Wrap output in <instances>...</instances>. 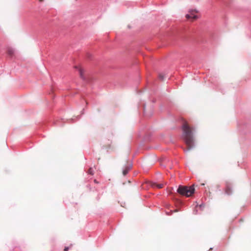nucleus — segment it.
<instances>
[{"instance_id":"1","label":"nucleus","mask_w":251,"mask_h":251,"mask_svg":"<svg viewBox=\"0 0 251 251\" xmlns=\"http://www.w3.org/2000/svg\"><path fill=\"white\" fill-rule=\"evenodd\" d=\"M182 133L181 138L188 148L184 150L185 152L193 150L196 147L194 134L195 129L194 127L184 124L181 126Z\"/></svg>"},{"instance_id":"2","label":"nucleus","mask_w":251,"mask_h":251,"mask_svg":"<svg viewBox=\"0 0 251 251\" xmlns=\"http://www.w3.org/2000/svg\"><path fill=\"white\" fill-rule=\"evenodd\" d=\"M176 191L180 195L188 197L195 193V189L193 186L188 187L180 185Z\"/></svg>"},{"instance_id":"3","label":"nucleus","mask_w":251,"mask_h":251,"mask_svg":"<svg viewBox=\"0 0 251 251\" xmlns=\"http://www.w3.org/2000/svg\"><path fill=\"white\" fill-rule=\"evenodd\" d=\"M237 126L238 130L241 133L245 134L247 133V131L246 129L249 128V126L248 124L245 123L238 122Z\"/></svg>"},{"instance_id":"4","label":"nucleus","mask_w":251,"mask_h":251,"mask_svg":"<svg viewBox=\"0 0 251 251\" xmlns=\"http://www.w3.org/2000/svg\"><path fill=\"white\" fill-rule=\"evenodd\" d=\"M198 11L196 9H190L189 10V13L185 15V17L187 19H197L199 17L196 14Z\"/></svg>"},{"instance_id":"5","label":"nucleus","mask_w":251,"mask_h":251,"mask_svg":"<svg viewBox=\"0 0 251 251\" xmlns=\"http://www.w3.org/2000/svg\"><path fill=\"white\" fill-rule=\"evenodd\" d=\"M132 162H131L130 163L125 165L123 168L122 173L124 176H126L129 172V171L132 167Z\"/></svg>"},{"instance_id":"6","label":"nucleus","mask_w":251,"mask_h":251,"mask_svg":"<svg viewBox=\"0 0 251 251\" xmlns=\"http://www.w3.org/2000/svg\"><path fill=\"white\" fill-rule=\"evenodd\" d=\"M151 139V135L150 134H146L143 139V140L139 143V147L142 148L144 145V142L146 141H150Z\"/></svg>"},{"instance_id":"7","label":"nucleus","mask_w":251,"mask_h":251,"mask_svg":"<svg viewBox=\"0 0 251 251\" xmlns=\"http://www.w3.org/2000/svg\"><path fill=\"white\" fill-rule=\"evenodd\" d=\"M75 68L78 70L80 78L85 81H87V78L84 75V71L83 69L80 68L78 66H75Z\"/></svg>"},{"instance_id":"8","label":"nucleus","mask_w":251,"mask_h":251,"mask_svg":"<svg viewBox=\"0 0 251 251\" xmlns=\"http://www.w3.org/2000/svg\"><path fill=\"white\" fill-rule=\"evenodd\" d=\"M84 110H85L84 108H83L82 110L81 111V115H78V116L75 117V118H71V119H67V122L69 123H73L75 122V121L78 120L81 118V115L84 114Z\"/></svg>"},{"instance_id":"9","label":"nucleus","mask_w":251,"mask_h":251,"mask_svg":"<svg viewBox=\"0 0 251 251\" xmlns=\"http://www.w3.org/2000/svg\"><path fill=\"white\" fill-rule=\"evenodd\" d=\"M15 53V50L12 47H8L7 48V55L11 58H13Z\"/></svg>"},{"instance_id":"10","label":"nucleus","mask_w":251,"mask_h":251,"mask_svg":"<svg viewBox=\"0 0 251 251\" xmlns=\"http://www.w3.org/2000/svg\"><path fill=\"white\" fill-rule=\"evenodd\" d=\"M225 194L227 195H231L232 194V188L230 184L226 183V189H225Z\"/></svg>"},{"instance_id":"11","label":"nucleus","mask_w":251,"mask_h":251,"mask_svg":"<svg viewBox=\"0 0 251 251\" xmlns=\"http://www.w3.org/2000/svg\"><path fill=\"white\" fill-rule=\"evenodd\" d=\"M65 122L64 119H62L60 120L56 121V122H55L54 124L57 126H62L64 125Z\"/></svg>"},{"instance_id":"12","label":"nucleus","mask_w":251,"mask_h":251,"mask_svg":"<svg viewBox=\"0 0 251 251\" xmlns=\"http://www.w3.org/2000/svg\"><path fill=\"white\" fill-rule=\"evenodd\" d=\"M152 186L153 187L156 188L157 189H160L163 187V184H159V183L155 182L152 185Z\"/></svg>"},{"instance_id":"13","label":"nucleus","mask_w":251,"mask_h":251,"mask_svg":"<svg viewBox=\"0 0 251 251\" xmlns=\"http://www.w3.org/2000/svg\"><path fill=\"white\" fill-rule=\"evenodd\" d=\"M205 206V204L204 202H201L200 204H199L198 203H197L196 205V207H199L200 210H202L204 208Z\"/></svg>"},{"instance_id":"14","label":"nucleus","mask_w":251,"mask_h":251,"mask_svg":"<svg viewBox=\"0 0 251 251\" xmlns=\"http://www.w3.org/2000/svg\"><path fill=\"white\" fill-rule=\"evenodd\" d=\"M87 173L89 175H94V171L92 168H90L87 171Z\"/></svg>"},{"instance_id":"15","label":"nucleus","mask_w":251,"mask_h":251,"mask_svg":"<svg viewBox=\"0 0 251 251\" xmlns=\"http://www.w3.org/2000/svg\"><path fill=\"white\" fill-rule=\"evenodd\" d=\"M72 245H71L70 246H65L63 250V251H68L69 250H72L71 246Z\"/></svg>"},{"instance_id":"16","label":"nucleus","mask_w":251,"mask_h":251,"mask_svg":"<svg viewBox=\"0 0 251 251\" xmlns=\"http://www.w3.org/2000/svg\"><path fill=\"white\" fill-rule=\"evenodd\" d=\"M198 207H196L194 208L193 209V213L194 214H198Z\"/></svg>"},{"instance_id":"17","label":"nucleus","mask_w":251,"mask_h":251,"mask_svg":"<svg viewBox=\"0 0 251 251\" xmlns=\"http://www.w3.org/2000/svg\"><path fill=\"white\" fill-rule=\"evenodd\" d=\"M164 75L161 74H160L158 75V78L161 80H163L164 79Z\"/></svg>"},{"instance_id":"18","label":"nucleus","mask_w":251,"mask_h":251,"mask_svg":"<svg viewBox=\"0 0 251 251\" xmlns=\"http://www.w3.org/2000/svg\"><path fill=\"white\" fill-rule=\"evenodd\" d=\"M145 109H146V104L145 103H143V113L145 115Z\"/></svg>"},{"instance_id":"19","label":"nucleus","mask_w":251,"mask_h":251,"mask_svg":"<svg viewBox=\"0 0 251 251\" xmlns=\"http://www.w3.org/2000/svg\"><path fill=\"white\" fill-rule=\"evenodd\" d=\"M173 213V211H170V212H166V215H167L168 216H170V215H172Z\"/></svg>"},{"instance_id":"20","label":"nucleus","mask_w":251,"mask_h":251,"mask_svg":"<svg viewBox=\"0 0 251 251\" xmlns=\"http://www.w3.org/2000/svg\"><path fill=\"white\" fill-rule=\"evenodd\" d=\"M217 89H218V90H219L220 91H221L222 93L224 94V91H223V89H221V88L219 89L218 87H217Z\"/></svg>"},{"instance_id":"21","label":"nucleus","mask_w":251,"mask_h":251,"mask_svg":"<svg viewBox=\"0 0 251 251\" xmlns=\"http://www.w3.org/2000/svg\"><path fill=\"white\" fill-rule=\"evenodd\" d=\"M151 101H152V103H155L156 102V100L155 99H153L151 100Z\"/></svg>"},{"instance_id":"22","label":"nucleus","mask_w":251,"mask_h":251,"mask_svg":"<svg viewBox=\"0 0 251 251\" xmlns=\"http://www.w3.org/2000/svg\"><path fill=\"white\" fill-rule=\"evenodd\" d=\"M94 182H95V183H96V184L99 183V181H97L96 179H95V180H94Z\"/></svg>"},{"instance_id":"23","label":"nucleus","mask_w":251,"mask_h":251,"mask_svg":"<svg viewBox=\"0 0 251 251\" xmlns=\"http://www.w3.org/2000/svg\"><path fill=\"white\" fill-rule=\"evenodd\" d=\"M87 187L91 189L90 185L89 184L87 185Z\"/></svg>"},{"instance_id":"24","label":"nucleus","mask_w":251,"mask_h":251,"mask_svg":"<svg viewBox=\"0 0 251 251\" xmlns=\"http://www.w3.org/2000/svg\"><path fill=\"white\" fill-rule=\"evenodd\" d=\"M100 198L99 196H98V197H97V200H98V201H99V199H100Z\"/></svg>"},{"instance_id":"25","label":"nucleus","mask_w":251,"mask_h":251,"mask_svg":"<svg viewBox=\"0 0 251 251\" xmlns=\"http://www.w3.org/2000/svg\"><path fill=\"white\" fill-rule=\"evenodd\" d=\"M213 249V248H210L208 251H211Z\"/></svg>"},{"instance_id":"26","label":"nucleus","mask_w":251,"mask_h":251,"mask_svg":"<svg viewBox=\"0 0 251 251\" xmlns=\"http://www.w3.org/2000/svg\"><path fill=\"white\" fill-rule=\"evenodd\" d=\"M128 27L129 28H131V26H130V25H128Z\"/></svg>"},{"instance_id":"27","label":"nucleus","mask_w":251,"mask_h":251,"mask_svg":"<svg viewBox=\"0 0 251 251\" xmlns=\"http://www.w3.org/2000/svg\"><path fill=\"white\" fill-rule=\"evenodd\" d=\"M43 0H39V1L40 2H42V1H43Z\"/></svg>"},{"instance_id":"28","label":"nucleus","mask_w":251,"mask_h":251,"mask_svg":"<svg viewBox=\"0 0 251 251\" xmlns=\"http://www.w3.org/2000/svg\"><path fill=\"white\" fill-rule=\"evenodd\" d=\"M204 185H205L204 183H201V185H202V186H204Z\"/></svg>"}]
</instances>
